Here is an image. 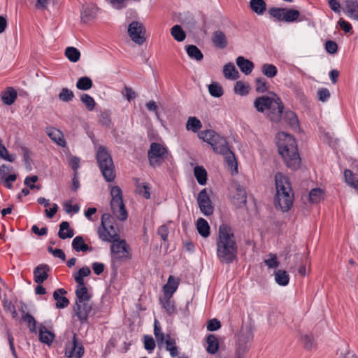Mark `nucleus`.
<instances>
[{
  "label": "nucleus",
  "mask_w": 358,
  "mask_h": 358,
  "mask_svg": "<svg viewBox=\"0 0 358 358\" xmlns=\"http://www.w3.org/2000/svg\"><path fill=\"white\" fill-rule=\"evenodd\" d=\"M221 322L216 318L210 319L207 323V330L209 331H215L221 328Z\"/></svg>",
  "instance_id": "obj_62"
},
{
  "label": "nucleus",
  "mask_w": 358,
  "mask_h": 358,
  "mask_svg": "<svg viewBox=\"0 0 358 358\" xmlns=\"http://www.w3.org/2000/svg\"><path fill=\"white\" fill-rule=\"evenodd\" d=\"M96 159L105 180L113 182L115 178V166L112 157L105 146L100 145L98 148Z\"/></svg>",
  "instance_id": "obj_6"
},
{
  "label": "nucleus",
  "mask_w": 358,
  "mask_h": 358,
  "mask_svg": "<svg viewBox=\"0 0 358 358\" xmlns=\"http://www.w3.org/2000/svg\"><path fill=\"white\" fill-rule=\"evenodd\" d=\"M282 119L284 121L289 124L292 127H295L299 125V120L296 113L292 110H285L282 111Z\"/></svg>",
  "instance_id": "obj_37"
},
{
  "label": "nucleus",
  "mask_w": 358,
  "mask_h": 358,
  "mask_svg": "<svg viewBox=\"0 0 358 358\" xmlns=\"http://www.w3.org/2000/svg\"><path fill=\"white\" fill-rule=\"evenodd\" d=\"M166 339L165 341L166 349L169 351L172 357H175L178 355V347L176 346V341L171 338L169 334H166Z\"/></svg>",
  "instance_id": "obj_40"
},
{
  "label": "nucleus",
  "mask_w": 358,
  "mask_h": 358,
  "mask_svg": "<svg viewBox=\"0 0 358 358\" xmlns=\"http://www.w3.org/2000/svg\"><path fill=\"white\" fill-rule=\"evenodd\" d=\"M253 338V333L250 328L242 329L238 334L235 355L236 358H245V355L249 350L250 342Z\"/></svg>",
  "instance_id": "obj_11"
},
{
  "label": "nucleus",
  "mask_w": 358,
  "mask_h": 358,
  "mask_svg": "<svg viewBox=\"0 0 358 358\" xmlns=\"http://www.w3.org/2000/svg\"><path fill=\"white\" fill-rule=\"evenodd\" d=\"M275 280L280 286H286L289 284V276L287 271L278 270L275 272Z\"/></svg>",
  "instance_id": "obj_42"
},
{
  "label": "nucleus",
  "mask_w": 358,
  "mask_h": 358,
  "mask_svg": "<svg viewBox=\"0 0 358 358\" xmlns=\"http://www.w3.org/2000/svg\"><path fill=\"white\" fill-rule=\"evenodd\" d=\"M330 97L329 90L327 88H320L317 91V98L322 102L327 101Z\"/></svg>",
  "instance_id": "obj_64"
},
{
  "label": "nucleus",
  "mask_w": 358,
  "mask_h": 358,
  "mask_svg": "<svg viewBox=\"0 0 358 358\" xmlns=\"http://www.w3.org/2000/svg\"><path fill=\"white\" fill-rule=\"evenodd\" d=\"M66 294L67 292L63 288L57 289L53 292V299L56 301L55 306L57 308H64L69 306V300L66 296L60 295Z\"/></svg>",
  "instance_id": "obj_21"
},
{
  "label": "nucleus",
  "mask_w": 358,
  "mask_h": 358,
  "mask_svg": "<svg viewBox=\"0 0 358 358\" xmlns=\"http://www.w3.org/2000/svg\"><path fill=\"white\" fill-rule=\"evenodd\" d=\"M170 299L171 298L165 297V299L163 301H162V306L169 315H171L176 313L174 302L171 301Z\"/></svg>",
  "instance_id": "obj_54"
},
{
  "label": "nucleus",
  "mask_w": 358,
  "mask_h": 358,
  "mask_svg": "<svg viewBox=\"0 0 358 358\" xmlns=\"http://www.w3.org/2000/svg\"><path fill=\"white\" fill-rule=\"evenodd\" d=\"M301 340L306 350H310L312 349L314 345V339L312 336L308 334L302 335Z\"/></svg>",
  "instance_id": "obj_58"
},
{
  "label": "nucleus",
  "mask_w": 358,
  "mask_h": 358,
  "mask_svg": "<svg viewBox=\"0 0 358 358\" xmlns=\"http://www.w3.org/2000/svg\"><path fill=\"white\" fill-rule=\"evenodd\" d=\"M255 91L257 93L263 94V93H265L267 92H268V93L270 92L268 91L269 88H270V85L266 80L265 78H262V77L257 78L255 79Z\"/></svg>",
  "instance_id": "obj_39"
},
{
  "label": "nucleus",
  "mask_w": 358,
  "mask_h": 358,
  "mask_svg": "<svg viewBox=\"0 0 358 358\" xmlns=\"http://www.w3.org/2000/svg\"><path fill=\"white\" fill-rule=\"evenodd\" d=\"M144 348L148 352H152L155 348V341L152 336L145 335L143 337Z\"/></svg>",
  "instance_id": "obj_57"
},
{
  "label": "nucleus",
  "mask_w": 358,
  "mask_h": 358,
  "mask_svg": "<svg viewBox=\"0 0 358 358\" xmlns=\"http://www.w3.org/2000/svg\"><path fill=\"white\" fill-rule=\"evenodd\" d=\"M248 85H245L242 81H237L234 85V91L240 95H246L249 93Z\"/></svg>",
  "instance_id": "obj_56"
},
{
  "label": "nucleus",
  "mask_w": 358,
  "mask_h": 358,
  "mask_svg": "<svg viewBox=\"0 0 358 358\" xmlns=\"http://www.w3.org/2000/svg\"><path fill=\"white\" fill-rule=\"evenodd\" d=\"M91 273L90 268L85 266L80 268L78 271L74 274L73 278L76 283L83 285L84 281V277L88 276Z\"/></svg>",
  "instance_id": "obj_43"
},
{
  "label": "nucleus",
  "mask_w": 358,
  "mask_h": 358,
  "mask_svg": "<svg viewBox=\"0 0 358 358\" xmlns=\"http://www.w3.org/2000/svg\"><path fill=\"white\" fill-rule=\"evenodd\" d=\"M50 268L48 264H42L37 266L34 270V280L37 284H42L45 281L49 275Z\"/></svg>",
  "instance_id": "obj_19"
},
{
  "label": "nucleus",
  "mask_w": 358,
  "mask_h": 358,
  "mask_svg": "<svg viewBox=\"0 0 358 358\" xmlns=\"http://www.w3.org/2000/svg\"><path fill=\"white\" fill-rule=\"evenodd\" d=\"M76 302L78 303H83V301H90L92 297V295L88 293L85 282H83V285L78 284L76 290Z\"/></svg>",
  "instance_id": "obj_29"
},
{
  "label": "nucleus",
  "mask_w": 358,
  "mask_h": 358,
  "mask_svg": "<svg viewBox=\"0 0 358 358\" xmlns=\"http://www.w3.org/2000/svg\"><path fill=\"white\" fill-rule=\"evenodd\" d=\"M93 86L92 79L88 76H83L78 78L76 83V87L83 91L90 90Z\"/></svg>",
  "instance_id": "obj_41"
},
{
  "label": "nucleus",
  "mask_w": 358,
  "mask_h": 358,
  "mask_svg": "<svg viewBox=\"0 0 358 358\" xmlns=\"http://www.w3.org/2000/svg\"><path fill=\"white\" fill-rule=\"evenodd\" d=\"M212 41L214 45L220 49H224L227 46V40L224 33L220 30L213 32Z\"/></svg>",
  "instance_id": "obj_28"
},
{
  "label": "nucleus",
  "mask_w": 358,
  "mask_h": 358,
  "mask_svg": "<svg viewBox=\"0 0 358 358\" xmlns=\"http://www.w3.org/2000/svg\"><path fill=\"white\" fill-rule=\"evenodd\" d=\"M276 194L274 201L275 207L282 212H287L293 205L294 192L288 177L278 172L275 176Z\"/></svg>",
  "instance_id": "obj_4"
},
{
  "label": "nucleus",
  "mask_w": 358,
  "mask_h": 358,
  "mask_svg": "<svg viewBox=\"0 0 358 358\" xmlns=\"http://www.w3.org/2000/svg\"><path fill=\"white\" fill-rule=\"evenodd\" d=\"M180 281L179 279L173 275L168 278L167 283L163 287L164 297L171 298L174 292L177 290Z\"/></svg>",
  "instance_id": "obj_20"
},
{
  "label": "nucleus",
  "mask_w": 358,
  "mask_h": 358,
  "mask_svg": "<svg viewBox=\"0 0 358 358\" xmlns=\"http://www.w3.org/2000/svg\"><path fill=\"white\" fill-rule=\"evenodd\" d=\"M187 55L196 61H201L203 59V55L200 49L195 45H187L185 46Z\"/></svg>",
  "instance_id": "obj_34"
},
{
  "label": "nucleus",
  "mask_w": 358,
  "mask_h": 358,
  "mask_svg": "<svg viewBox=\"0 0 358 358\" xmlns=\"http://www.w3.org/2000/svg\"><path fill=\"white\" fill-rule=\"evenodd\" d=\"M276 96H261L255 99L254 101V107L259 113H264L266 110L270 108L273 102L276 101Z\"/></svg>",
  "instance_id": "obj_17"
},
{
  "label": "nucleus",
  "mask_w": 358,
  "mask_h": 358,
  "mask_svg": "<svg viewBox=\"0 0 358 358\" xmlns=\"http://www.w3.org/2000/svg\"><path fill=\"white\" fill-rule=\"evenodd\" d=\"M325 50L329 54H336L338 52V44L331 40H328L324 43Z\"/></svg>",
  "instance_id": "obj_60"
},
{
  "label": "nucleus",
  "mask_w": 358,
  "mask_h": 358,
  "mask_svg": "<svg viewBox=\"0 0 358 358\" xmlns=\"http://www.w3.org/2000/svg\"><path fill=\"white\" fill-rule=\"evenodd\" d=\"M38 337L41 343L49 345L52 343L55 336L54 333L48 331L43 324H40Z\"/></svg>",
  "instance_id": "obj_27"
},
{
  "label": "nucleus",
  "mask_w": 358,
  "mask_h": 358,
  "mask_svg": "<svg viewBox=\"0 0 358 358\" xmlns=\"http://www.w3.org/2000/svg\"><path fill=\"white\" fill-rule=\"evenodd\" d=\"M197 202L200 210L203 215L209 216L213 213L214 207L206 188L199 193Z\"/></svg>",
  "instance_id": "obj_16"
},
{
  "label": "nucleus",
  "mask_w": 358,
  "mask_h": 358,
  "mask_svg": "<svg viewBox=\"0 0 358 358\" xmlns=\"http://www.w3.org/2000/svg\"><path fill=\"white\" fill-rule=\"evenodd\" d=\"M216 246L217 256L221 263L230 264L237 259L238 244L229 225L222 224L220 226Z\"/></svg>",
  "instance_id": "obj_1"
},
{
  "label": "nucleus",
  "mask_w": 358,
  "mask_h": 358,
  "mask_svg": "<svg viewBox=\"0 0 358 358\" xmlns=\"http://www.w3.org/2000/svg\"><path fill=\"white\" fill-rule=\"evenodd\" d=\"M202 127L201 121L196 117H189L186 123V129L188 131L197 132Z\"/></svg>",
  "instance_id": "obj_45"
},
{
  "label": "nucleus",
  "mask_w": 358,
  "mask_h": 358,
  "mask_svg": "<svg viewBox=\"0 0 358 358\" xmlns=\"http://www.w3.org/2000/svg\"><path fill=\"white\" fill-rule=\"evenodd\" d=\"M72 248L76 252H85L87 251L92 252L94 250L92 247L88 246V245L85 243L84 238L82 236H77L73 238L72 241Z\"/></svg>",
  "instance_id": "obj_26"
},
{
  "label": "nucleus",
  "mask_w": 358,
  "mask_h": 358,
  "mask_svg": "<svg viewBox=\"0 0 358 358\" xmlns=\"http://www.w3.org/2000/svg\"><path fill=\"white\" fill-rule=\"evenodd\" d=\"M74 235L73 229L70 228V224L67 221H63L59 224L58 236L61 239L72 238Z\"/></svg>",
  "instance_id": "obj_31"
},
{
  "label": "nucleus",
  "mask_w": 358,
  "mask_h": 358,
  "mask_svg": "<svg viewBox=\"0 0 358 358\" xmlns=\"http://www.w3.org/2000/svg\"><path fill=\"white\" fill-rule=\"evenodd\" d=\"M84 352L82 342L78 341L76 334H73L72 341L66 344L65 355L69 358H81Z\"/></svg>",
  "instance_id": "obj_14"
},
{
  "label": "nucleus",
  "mask_w": 358,
  "mask_h": 358,
  "mask_svg": "<svg viewBox=\"0 0 358 358\" xmlns=\"http://www.w3.org/2000/svg\"><path fill=\"white\" fill-rule=\"evenodd\" d=\"M48 136L59 146L64 147L66 145V141L64 139L62 134L59 130H52L48 131Z\"/></svg>",
  "instance_id": "obj_50"
},
{
  "label": "nucleus",
  "mask_w": 358,
  "mask_h": 358,
  "mask_svg": "<svg viewBox=\"0 0 358 358\" xmlns=\"http://www.w3.org/2000/svg\"><path fill=\"white\" fill-rule=\"evenodd\" d=\"M171 34L178 42L183 41L186 38V33L179 24L173 26L171 29Z\"/></svg>",
  "instance_id": "obj_38"
},
{
  "label": "nucleus",
  "mask_w": 358,
  "mask_h": 358,
  "mask_svg": "<svg viewBox=\"0 0 358 358\" xmlns=\"http://www.w3.org/2000/svg\"><path fill=\"white\" fill-rule=\"evenodd\" d=\"M97 10L98 8L93 4L83 6L81 10V21L87 23L94 20L96 16Z\"/></svg>",
  "instance_id": "obj_24"
},
{
  "label": "nucleus",
  "mask_w": 358,
  "mask_h": 358,
  "mask_svg": "<svg viewBox=\"0 0 358 358\" xmlns=\"http://www.w3.org/2000/svg\"><path fill=\"white\" fill-rule=\"evenodd\" d=\"M231 202L237 208L243 207L247 203V193L245 189L240 184H236V192L233 196Z\"/></svg>",
  "instance_id": "obj_18"
},
{
  "label": "nucleus",
  "mask_w": 358,
  "mask_h": 358,
  "mask_svg": "<svg viewBox=\"0 0 358 358\" xmlns=\"http://www.w3.org/2000/svg\"><path fill=\"white\" fill-rule=\"evenodd\" d=\"M250 6L257 15H262L266 10V3L264 0H250Z\"/></svg>",
  "instance_id": "obj_36"
},
{
  "label": "nucleus",
  "mask_w": 358,
  "mask_h": 358,
  "mask_svg": "<svg viewBox=\"0 0 358 358\" xmlns=\"http://www.w3.org/2000/svg\"><path fill=\"white\" fill-rule=\"evenodd\" d=\"M154 334L155 336V338L157 339V341L159 345L163 344L164 341V334L161 332V327L159 324V322L157 320H155L154 323Z\"/></svg>",
  "instance_id": "obj_55"
},
{
  "label": "nucleus",
  "mask_w": 358,
  "mask_h": 358,
  "mask_svg": "<svg viewBox=\"0 0 358 358\" xmlns=\"http://www.w3.org/2000/svg\"><path fill=\"white\" fill-rule=\"evenodd\" d=\"M17 97V91L13 87H7L1 93V98L3 103L10 106L15 101Z\"/></svg>",
  "instance_id": "obj_22"
},
{
  "label": "nucleus",
  "mask_w": 358,
  "mask_h": 358,
  "mask_svg": "<svg viewBox=\"0 0 358 358\" xmlns=\"http://www.w3.org/2000/svg\"><path fill=\"white\" fill-rule=\"evenodd\" d=\"M80 101L88 110L92 111L94 110L96 102L90 95L87 94H82L80 95Z\"/></svg>",
  "instance_id": "obj_51"
},
{
  "label": "nucleus",
  "mask_w": 358,
  "mask_h": 358,
  "mask_svg": "<svg viewBox=\"0 0 358 358\" xmlns=\"http://www.w3.org/2000/svg\"><path fill=\"white\" fill-rule=\"evenodd\" d=\"M118 232L119 229L115 218L110 213H103L101 218V225L97 230L99 238L104 242H111L110 236Z\"/></svg>",
  "instance_id": "obj_9"
},
{
  "label": "nucleus",
  "mask_w": 358,
  "mask_h": 358,
  "mask_svg": "<svg viewBox=\"0 0 358 358\" xmlns=\"http://www.w3.org/2000/svg\"><path fill=\"white\" fill-rule=\"evenodd\" d=\"M236 63L241 71L245 75L250 74L255 67L254 63L252 61L243 56L238 57Z\"/></svg>",
  "instance_id": "obj_23"
},
{
  "label": "nucleus",
  "mask_w": 358,
  "mask_h": 358,
  "mask_svg": "<svg viewBox=\"0 0 358 358\" xmlns=\"http://www.w3.org/2000/svg\"><path fill=\"white\" fill-rule=\"evenodd\" d=\"M199 138L210 145L215 152L224 156L229 169L231 170V175L238 173V162L234 153L230 150L225 138L220 136L215 131L206 129L198 134Z\"/></svg>",
  "instance_id": "obj_2"
},
{
  "label": "nucleus",
  "mask_w": 358,
  "mask_h": 358,
  "mask_svg": "<svg viewBox=\"0 0 358 358\" xmlns=\"http://www.w3.org/2000/svg\"><path fill=\"white\" fill-rule=\"evenodd\" d=\"M262 72L267 78H273L277 75L278 69L272 64H264L262 66Z\"/></svg>",
  "instance_id": "obj_48"
},
{
  "label": "nucleus",
  "mask_w": 358,
  "mask_h": 358,
  "mask_svg": "<svg viewBox=\"0 0 358 358\" xmlns=\"http://www.w3.org/2000/svg\"><path fill=\"white\" fill-rule=\"evenodd\" d=\"M272 95L276 96V101L273 102V105L268 109L267 117L273 122L278 123L282 117V111L284 110V104L280 98L275 92H269Z\"/></svg>",
  "instance_id": "obj_15"
},
{
  "label": "nucleus",
  "mask_w": 358,
  "mask_h": 358,
  "mask_svg": "<svg viewBox=\"0 0 358 358\" xmlns=\"http://www.w3.org/2000/svg\"><path fill=\"white\" fill-rule=\"evenodd\" d=\"M112 197L110 208L113 213L117 219L120 221H125L128 217V212L123 202L122 189L118 186H113L110 190Z\"/></svg>",
  "instance_id": "obj_8"
},
{
  "label": "nucleus",
  "mask_w": 358,
  "mask_h": 358,
  "mask_svg": "<svg viewBox=\"0 0 358 358\" xmlns=\"http://www.w3.org/2000/svg\"><path fill=\"white\" fill-rule=\"evenodd\" d=\"M168 155V149L162 144L153 142L150 145L148 152V158L151 166H160Z\"/></svg>",
  "instance_id": "obj_10"
},
{
  "label": "nucleus",
  "mask_w": 358,
  "mask_h": 358,
  "mask_svg": "<svg viewBox=\"0 0 358 358\" xmlns=\"http://www.w3.org/2000/svg\"><path fill=\"white\" fill-rule=\"evenodd\" d=\"M270 258L264 259V264L268 268H277L280 263L278 260L277 255L275 254H269Z\"/></svg>",
  "instance_id": "obj_61"
},
{
  "label": "nucleus",
  "mask_w": 358,
  "mask_h": 358,
  "mask_svg": "<svg viewBox=\"0 0 358 358\" xmlns=\"http://www.w3.org/2000/svg\"><path fill=\"white\" fill-rule=\"evenodd\" d=\"M196 225L198 233L202 237L207 238L209 236L210 228L208 222L205 219L202 217L199 218L196 221Z\"/></svg>",
  "instance_id": "obj_33"
},
{
  "label": "nucleus",
  "mask_w": 358,
  "mask_h": 358,
  "mask_svg": "<svg viewBox=\"0 0 358 358\" xmlns=\"http://www.w3.org/2000/svg\"><path fill=\"white\" fill-rule=\"evenodd\" d=\"M268 12L278 22L292 23L309 20L306 15H301L298 10L294 8L271 7Z\"/></svg>",
  "instance_id": "obj_7"
},
{
  "label": "nucleus",
  "mask_w": 358,
  "mask_h": 358,
  "mask_svg": "<svg viewBox=\"0 0 358 358\" xmlns=\"http://www.w3.org/2000/svg\"><path fill=\"white\" fill-rule=\"evenodd\" d=\"M345 6L352 17L358 20V0H346Z\"/></svg>",
  "instance_id": "obj_47"
},
{
  "label": "nucleus",
  "mask_w": 358,
  "mask_h": 358,
  "mask_svg": "<svg viewBox=\"0 0 358 358\" xmlns=\"http://www.w3.org/2000/svg\"><path fill=\"white\" fill-rule=\"evenodd\" d=\"M277 138L278 152L287 166L292 170H296L299 167L301 158L295 138L293 136L283 131L278 134Z\"/></svg>",
  "instance_id": "obj_3"
},
{
  "label": "nucleus",
  "mask_w": 358,
  "mask_h": 358,
  "mask_svg": "<svg viewBox=\"0 0 358 358\" xmlns=\"http://www.w3.org/2000/svg\"><path fill=\"white\" fill-rule=\"evenodd\" d=\"M112 244L111 252V269L112 274L115 277L117 269L121 264L131 259V250L124 239H121L118 233L110 236Z\"/></svg>",
  "instance_id": "obj_5"
},
{
  "label": "nucleus",
  "mask_w": 358,
  "mask_h": 358,
  "mask_svg": "<svg viewBox=\"0 0 358 358\" xmlns=\"http://www.w3.org/2000/svg\"><path fill=\"white\" fill-rule=\"evenodd\" d=\"M65 56L71 62H77L80 58V51L74 47H67L65 50Z\"/></svg>",
  "instance_id": "obj_44"
},
{
  "label": "nucleus",
  "mask_w": 358,
  "mask_h": 358,
  "mask_svg": "<svg viewBox=\"0 0 358 358\" xmlns=\"http://www.w3.org/2000/svg\"><path fill=\"white\" fill-rule=\"evenodd\" d=\"M223 73L227 79L237 80L239 78V73L232 62L225 64L223 68Z\"/></svg>",
  "instance_id": "obj_32"
},
{
  "label": "nucleus",
  "mask_w": 358,
  "mask_h": 358,
  "mask_svg": "<svg viewBox=\"0 0 358 358\" xmlns=\"http://www.w3.org/2000/svg\"><path fill=\"white\" fill-rule=\"evenodd\" d=\"M323 191L320 188H314L309 192V201L313 203H317L321 201Z\"/></svg>",
  "instance_id": "obj_52"
},
{
  "label": "nucleus",
  "mask_w": 358,
  "mask_h": 358,
  "mask_svg": "<svg viewBox=\"0 0 358 358\" xmlns=\"http://www.w3.org/2000/svg\"><path fill=\"white\" fill-rule=\"evenodd\" d=\"M128 34L131 41L138 45H143L145 41L146 29L143 23L133 21L128 26Z\"/></svg>",
  "instance_id": "obj_12"
},
{
  "label": "nucleus",
  "mask_w": 358,
  "mask_h": 358,
  "mask_svg": "<svg viewBox=\"0 0 358 358\" xmlns=\"http://www.w3.org/2000/svg\"><path fill=\"white\" fill-rule=\"evenodd\" d=\"M344 178L345 182L358 192V166L355 172L345 169Z\"/></svg>",
  "instance_id": "obj_25"
},
{
  "label": "nucleus",
  "mask_w": 358,
  "mask_h": 358,
  "mask_svg": "<svg viewBox=\"0 0 358 358\" xmlns=\"http://www.w3.org/2000/svg\"><path fill=\"white\" fill-rule=\"evenodd\" d=\"M73 310L82 324H88V317L93 310V303L90 301H83V303L76 302Z\"/></svg>",
  "instance_id": "obj_13"
},
{
  "label": "nucleus",
  "mask_w": 358,
  "mask_h": 358,
  "mask_svg": "<svg viewBox=\"0 0 358 358\" xmlns=\"http://www.w3.org/2000/svg\"><path fill=\"white\" fill-rule=\"evenodd\" d=\"M206 343L208 344L206 351L210 355H215L217 352L220 343L217 337L214 334H209L206 337Z\"/></svg>",
  "instance_id": "obj_30"
},
{
  "label": "nucleus",
  "mask_w": 358,
  "mask_h": 358,
  "mask_svg": "<svg viewBox=\"0 0 358 358\" xmlns=\"http://www.w3.org/2000/svg\"><path fill=\"white\" fill-rule=\"evenodd\" d=\"M149 185L146 182L143 183L139 188L137 189V192L139 195L143 196L145 199H148L150 198Z\"/></svg>",
  "instance_id": "obj_63"
},
{
  "label": "nucleus",
  "mask_w": 358,
  "mask_h": 358,
  "mask_svg": "<svg viewBox=\"0 0 358 358\" xmlns=\"http://www.w3.org/2000/svg\"><path fill=\"white\" fill-rule=\"evenodd\" d=\"M208 92L212 96L215 98H220L224 94L222 87L219 83L215 82L208 85Z\"/></svg>",
  "instance_id": "obj_49"
},
{
  "label": "nucleus",
  "mask_w": 358,
  "mask_h": 358,
  "mask_svg": "<svg viewBox=\"0 0 358 358\" xmlns=\"http://www.w3.org/2000/svg\"><path fill=\"white\" fill-rule=\"evenodd\" d=\"M74 97V94L71 90L64 87L62 89L60 93L58 95L59 100L64 102H69L72 101Z\"/></svg>",
  "instance_id": "obj_53"
},
{
  "label": "nucleus",
  "mask_w": 358,
  "mask_h": 358,
  "mask_svg": "<svg viewBox=\"0 0 358 358\" xmlns=\"http://www.w3.org/2000/svg\"><path fill=\"white\" fill-rule=\"evenodd\" d=\"M194 174L199 185H205L206 184L208 174L203 166H196L194 169Z\"/></svg>",
  "instance_id": "obj_35"
},
{
  "label": "nucleus",
  "mask_w": 358,
  "mask_h": 358,
  "mask_svg": "<svg viewBox=\"0 0 358 358\" xmlns=\"http://www.w3.org/2000/svg\"><path fill=\"white\" fill-rule=\"evenodd\" d=\"M122 94L128 101L134 100L137 96L136 92L131 87L127 85L124 86L122 91Z\"/></svg>",
  "instance_id": "obj_59"
},
{
  "label": "nucleus",
  "mask_w": 358,
  "mask_h": 358,
  "mask_svg": "<svg viewBox=\"0 0 358 358\" xmlns=\"http://www.w3.org/2000/svg\"><path fill=\"white\" fill-rule=\"evenodd\" d=\"M22 320L27 323L28 328L31 333H36V324L35 318L29 313L22 315Z\"/></svg>",
  "instance_id": "obj_46"
}]
</instances>
